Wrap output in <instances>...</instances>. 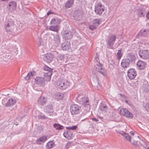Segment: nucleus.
Here are the masks:
<instances>
[{"mask_svg":"<svg viewBox=\"0 0 149 149\" xmlns=\"http://www.w3.org/2000/svg\"><path fill=\"white\" fill-rule=\"evenodd\" d=\"M99 58H98V54L96 53V55L95 57V61H96L97 62L98 61Z\"/></svg>","mask_w":149,"mask_h":149,"instance_id":"8fccbe9b","label":"nucleus"},{"mask_svg":"<svg viewBox=\"0 0 149 149\" xmlns=\"http://www.w3.org/2000/svg\"><path fill=\"white\" fill-rule=\"evenodd\" d=\"M76 101L85 107H88L90 105L89 100L88 97H82L81 95H79L76 97Z\"/></svg>","mask_w":149,"mask_h":149,"instance_id":"f257e3e1","label":"nucleus"},{"mask_svg":"<svg viewBox=\"0 0 149 149\" xmlns=\"http://www.w3.org/2000/svg\"><path fill=\"white\" fill-rule=\"evenodd\" d=\"M35 83L40 86H44L45 84V80L43 78L36 77L35 79Z\"/></svg>","mask_w":149,"mask_h":149,"instance_id":"f8f14e48","label":"nucleus"},{"mask_svg":"<svg viewBox=\"0 0 149 149\" xmlns=\"http://www.w3.org/2000/svg\"><path fill=\"white\" fill-rule=\"evenodd\" d=\"M52 73L46 72L44 74V77L45 79L47 81H50L51 80V76Z\"/></svg>","mask_w":149,"mask_h":149,"instance_id":"a878e982","label":"nucleus"},{"mask_svg":"<svg viewBox=\"0 0 149 149\" xmlns=\"http://www.w3.org/2000/svg\"><path fill=\"white\" fill-rule=\"evenodd\" d=\"M133 144L135 145H139V144L140 143V142L138 141H135L134 142H132Z\"/></svg>","mask_w":149,"mask_h":149,"instance_id":"3c124183","label":"nucleus"},{"mask_svg":"<svg viewBox=\"0 0 149 149\" xmlns=\"http://www.w3.org/2000/svg\"><path fill=\"white\" fill-rule=\"evenodd\" d=\"M16 102V101L15 99L11 98L9 99L6 103L2 101V104L6 107H12Z\"/></svg>","mask_w":149,"mask_h":149,"instance_id":"9d476101","label":"nucleus"},{"mask_svg":"<svg viewBox=\"0 0 149 149\" xmlns=\"http://www.w3.org/2000/svg\"><path fill=\"white\" fill-rule=\"evenodd\" d=\"M55 146L54 142L53 141H50L47 143L46 147L47 149H50L53 148Z\"/></svg>","mask_w":149,"mask_h":149,"instance_id":"cd10ccee","label":"nucleus"},{"mask_svg":"<svg viewBox=\"0 0 149 149\" xmlns=\"http://www.w3.org/2000/svg\"><path fill=\"white\" fill-rule=\"evenodd\" d=\"M130 63L131 61L130 59L125 58L122 60L121 65L123 68H127L129 67Z\"/></svg>","mask_w":149,"mask_h":149,"instance_id":"4468645a","label":"nucleus"},{"mask_svg":"<svg viewBox=\"0 0 149 149\" xmlns=\"http://www.w3.org/2000/svg\"><path fill=\"white\" fill-rule=\"evenodd\" d=\"M149 33V30L148 29L141 30L139 33V35L142 36H146Z\"/></svg>","mask_w":149,"mask_h":149,"instance_id":"393cba45","label":"nucleus"},{"mask_svg":"<svg viewBox=\"0 0 149 149\" xmlns=\"http://www.w3.org/2000/svg\"><path fill=\"white\" fill-rule=\"evenodd\" d=\"M62 49L64 51H67L70 48V42L65 41L61 44Z\"/></svg>","mask_w":149,"mask_h":149,"instance_id":"dca6fc26","label":"nucleus"},{"mask_svg":"<svg viewBox=\"0 0 149 149\" xmlns=\"http://www.w3.org/2000/svg\"><path fill=\"white\" fill-rule=\"evenodd\" d=\"M9 6L12 8L13 10H15L16 8L17 4L15 1L10 2L9 3Z\"/></svg>","mask_w":149,"mask_h":149,"instance_id":"7c9ffc66","label":"nucleus"},{"mask_svg":"<svg viewBox=\"0 0 149 149\" xmlns=\"http://www.w3.org/2000/svg\"><path fill=\"white\" fill-rule=\"evenodd\" d=\"M60 23V21L58 19L55 18L52 19L51 22V24L58 26V24H59Z\"/></svg>","mask_w":149,"mask_h":149,"instance_id":"bb28decb","label":"nucleus"},{"mask_svg":"<svg viewBox=\"0 0 149 149\" xmlns=\"http://www.w3.org/2000/svg\"><path fill=\"white\" fill-rule=\"evenodd\" d=\"M140 57L142 59H146L149 58V50H140L139 52Z\"/></svg>","mask_w":149,"mask_h":149,"instance_id":"1a4fd4ad","label":"nucleus"},{"mask_svg":"<svg viewBox=\"0 0 149 149\" xmlns=\"http://www.w3.org/2000/svg\"><path fill=\"white\" fill-rule=\"evenodd\" d=\"M108 62L109 63V67L111 68H113L114 62L113 60L111 59H109L108 60Z\"/></svg>","mask_w":149,"mask_h":149,"instance_id":"4c0bfd02","label":"nucleus"},{"mask_svg":"<svg viewBox=\"0 0 149 149\" xmlns=\"http://www.w3.org/2000/svg\"><path fill=\"white\" fill-rule=\"evenodd\" d=\"M54 58V54L52 53H50L45 54L44 56L43 59L44 61L49 63L52 62Z\"/></svg>","mask_w":149,"mask_h":149,"instance_id":"9b49d317","label":"nucleus"},{"mask_svg":"<svg viewBox=\"0 0 149 149\" xmlns=\"http://www.w3.org/2000/svg\"><path fill=\"white\" fill-rule=\"evenodd\" d=\"M55 98L58 100H62L63 99V94L60 93H57L54 95Z\"/></svg>","mask_w":149,"mask_h":149,"instance_id":"473e14b6","label":"nucleus"},{"mask_svg":"<svg viewBox=\"0 0 149 149\" xmlns=\"http://www.w3.org/2000/svg\"><path fill=\"white\" fill-rule=\"evenodd\" d=\"M84 120H81V121H84Z\"/></svg>","mask_w":149,"mask_h":149,"instance_id":"13d9d810","label":"nucleus"},{"mask_svg":"<svg viewBox=\"0 0 149 149\" xmlns=\"http://www.w3.org/2000/svg\"><path fill=\"white\" fill-rule=\"evenodd\" d=\"M138 68L140 70L144 69L146 65V64L144 61L141 60H139L136 63Z\"/></svg>","mask_w":149,"mask_h":149,"instance_id":"a211bd4d","label":"nucleus"},{"mask_svg":"<svg viewBox=\"0 0 149 149\" xmlns=\"http://www.w3.org/2000/svg\"><path fill=\"white\" fill-rule=\"evenodd\" d=\"M122 49L118 50L117 53V58L118 59H120L122 56V54L121 53Z\"/></svg>","mask_w":149,"mask_h":149,"instance_id":"ea45409f","label":"nucleus"},{"mask_svg":"<svg viewBox=\"0 0 149 149\" xmlns=\"http://www.w3.org/2000/svg\"><path fill=\"white\" fill-rule=\"evenodd\" d=\"M52 13L50 11H49L47 13V16H48L50 14H52Z\"/></svg>","mask_w":149,"mask_h":149,"instance_id":"6e6d98bb","label":"nucleus"},{"mask_svg":"<svg viewBox=\"0 0 149 149\" xmlns=\"http://www.w3.org/2000/svg\"><path fill=\"white\" fill-rule=\"evenodd\" d=\"M47 136L46 135L42 136L38 139L36 143L38 144H41L42 143L45 142L47 139Z\"/></svg>","mask_w":149,"mask_h":149,"instance_id":"6ab92c4d","label":"nucleus"},{"mask_svg":"<svg viewBox=\"0 0 149 149\" xmlns=\"http://www.w3.org/2000/svg\"><path fill=\"white\" fill-rule=\"evenodd\" d=\"M127 58L130 59V61H132L134 60L136 58L135 56L133 53H129L127 56Z\"/></svg>","mask_w":149,"mask_h":149,"instance_id":"c85d7f7f","label":"nucleus"},{"mask_svg":"<svg viewBox=\"0 0 149 149\" xmlns=\"http://www.w3.org/2000/svg\"><path fill=\"white\" fill-rule=\"evenodd\" d=\"M147 149H149V147H148Z\"/></svg>","mask_w":149,"mask_h":149,"instance_id":"bf43d9fd","label":"nucleus"},{"mask_svg":"<svg viewBox=\"0 0 149 149\" xmlns=\"http://www.w3.org/2000/svg\"><path fill=\"white\" fill-rule=\"evenodd\" d=\"M96 70L100 73L103 76H105L107 75L106 70L102 68V65L99 62H98L97 65L95 66Z\"/></svg>","mask_w":149,"mask_h":149,"instance_id":"20e7f679","label":"nucleus"},{"mask_svg":"<svg viewBox=\"0 0 149 149\" xmlns=\"http://www.w3.org/2000/svg\"><path fill=\"white\" fill-rule=\"evenodd\" d=\"M43 128L42 127L40 126L38 127V130H39V132L41 131L42 130Z\"/></svg>","mask_w":149,"mask_h":149,"instance_id":"864d4df0","label":"nucleus"},{"mask_svg":"<svg viewBox=\"0 0 149 149\" xmlns=\"http://www.w3.org/2000/svg\"><path fill=\"white\" fill-rule=\"evenodd\" d=\"M145 12V10L143 8H139L137 10V15L140 17H144L145 15L144 13Z\"/></svg>","mask_w":149,"mask_h":149,"instance_id":"4be33fe9","label":"nucleus"},{"mask_svg":"<svg viewBox=\"0 0 149 149\" xmlns=\"http://www.w3.org/2000/svg\"><path fill=\"white\" fill-rule=\"evenodd\" d=\"M47 99L44 96H41L38 99L37 103L41 105H43L46 104Z\"/></svg>","mask_w":149,"mask_h":149,"instance_id":"f3484780","label":"nucleus"},{"mask_svg":"<svg viewBox=\"0 0 149 149\" xmlns=\"http://www.w3.org/2000/svg\"><path fill=\"white\" fill-rule=\"evenodd\" d=\"M33 75L32 73L30 72H29L26 76L25 77V79L26 80H28L30 79L31 77H32Z\"/></svg>","mask_w":149,"mask_h":149,"instance_id":"a19ab883","label":"nucleus"},{"mask_svg":"<svg viewBox=\"0 0 149 149\" xmlns=\"http://www.w3.org/2000/svg\"><path fill=\"white\" fill-rule=\"evenodd\" d=\"M66 128L67 129L74 130H76L77 128V126L75 125L71 127H66Z\"/></svg>","mask_w":149,"mask_h":149,"instance_id":"79ce46f5","label":"nucleus"},{"mask_svg":"<svg viewBox=\"0 0 149 149\" xmlns=\"http://www.w3.org/2000/svg\"><path fill=\"white\" fill-rule=\"evenodd\" d=\"M4 26L7 32L12 31L15 28L14 22L13 21H8L7 23H5Z\"/></svg>","mask_w":149,"mask_h":149,"instance_id":"423d86ee","label":"nucleus"},{"mask_svg":"<svg viewBox=\"0 0 149 149\" xmlns=\"http://www.w3.org/2000/svg\"><path fill=\"white\" fill-rule=\"evenodd\" d=\"M72 37V33L70 31H67L64 32L63 36V38L66 40H70Z\"/></svg>","mask_w":149,"mask_h":149,"instance_id":"2eb2a0df","label":"nucleus"},{"mask_svg":"<svg viewBox=\"0 0 149 149\" xmlns=\"http://www.w3.org/2000/svg\"><path fill=\"white\" fill-rule=\"evenodd\" d=\"M120 113L121 115L129 118H131L133 117L132 114L125 109H121Z\"/></svg>","mask_w":149,"mask_h":149,"instance_id":"6e6552de","label":"nucleus"},{"mask_svg":"<svg viewBox=\"0 0 149 149\" xmlns=\"http://www.w3.org/2000/svg\"><path fill=\"white\" fill-rule=\"evenodd\" d=\"M92 23L97 27L101 24V21L100 19H95L93 21Z\"/></svg>","mask_w":149,"mask_h":149,"instance_id":"72a5a7b5","label":"nucleus"},{"mask_svg":"<svg viewBox=\"0 0 149 149\" xmlns=\"http://www.w3.org/2000/svg\"><path fill=\"white\" fill-rule=\"evenodd\" d=\"M44 111L48 113H52L53 111V106L51 104H49L46 106L44 108Z\"/></svg>","mask_w":149,"mask_h":149,"instance_id":"412c9836","label":"nucleus"},{"mask_svg":"<svg viewBox=\"0 0 149 149\" xmlns=\"http://www.w3.org/2000/svg\"><path fill=\"white\" fill-rule=\"evenodd\" d=\"M130 134L132 135H134V132H133L132 131H131L130 132Z\"/></svg>","mask_w":149,"mask_h":149,"instance_id":"4d7b16f0","label":"nucleus"},{"mask_svg":"<svg viewBox=\"0 0 149 149\" xmlns=\"http://www.w3.org/2000/svg\"><path fill=\"white\" fill-rule=\"evenodd\" d=\"M99 109L102 111L106 113L107 111L108 108L106 105L102 104L100 106Z\"/></svg>","mask_w":149,"mask_h":149,"instance_id":"c756f323","label":"nucleus"},{"mask_svg":"<svg viewBox=\"0 0 149 149\" xmlns=\"http://www.w3.org/2000/svg\"><path fill=\"white\" fill-rule=\"evenodd\" d=\"M43 68L44 70L47 72L52 73V72L53 71V69L49 68L46 65H45L44 67Z\"/></svg>","mask_w":149,"mask_h":149,"instance_id":"c9c22d12","label":"nucleus"},{"mask_svg":"<svg viewBox=\"0 0 149 149\" xmlns=\"http://www.w3.org/2000/svg\"><path fill=\"white\" fill-rule=\"evenodd\" d=\"M92 120L93 121H94L96 122H97L99 121V120L98 119L96 118H92Z\"/></svg>","mask_w":149,"mask_h":149,"instance_id":"603ef678","label":"nucleus"},{"mask_svg":"<svg viewBox=\"0 0 149 149\" xmlns=\"http://www.w3.org/2000/svg\"><path fill=\"white\" fill-rule=\"evenodd\" d=\"M143 107L146 111L149 112V102L146 103Z\"/></svg>","mask_w":149,"mask_h":149,"instance_id":"37998d69","label":"nucleus"},{"mask_svg":"<svg viewBox=\"0 0 149 149\" xmlns=\"http://www.w3.org/2000/svg\"><path fill=\"white\" fill-rule=\"evenodd\" d=\"M116 38V36L113 35L110 36L108 38L107 41V43L109 48L111 49L113 48V46L114 44Z\"/></svg>","mask_w":149,"mask_h":149,"instance_id":"0eeeda50","label":"nucleus"},{"mask_svg":"<svg viewBox=\"0 0 149 149\" xmlns=\"http://www.w3.org/2000/svg\"><path fill=\"white\" fill-rule=\"evenodd\" d=\"M95 12L97 15H101L104 11V7L101 3L97 4L95 7Z\"/></svg>","mask_w":149,"mask_h":149,"instance_id":"7ed1b4c3","label":"nucleus"},{"mask_svg":"<svg viewBox=\"0 0 149 149\" xmlns=\"http://www.w3.org/2000/svg\"><path fill=\"white\" fill-rule=\"evenodd\" d=\"M64 56L63 54H59L58 56L57 59L58 60L61 61L64 60Z\"/></svg>","mask_w":149,"mask_h":149,"instance_id":"c03bdc74","label":"nucleus"},{"mask_svg":"<svg viewBox=\"0 0 149 149\" xmlns=\"http://www.w3.org/2000/svg\"><path fill=\"white\" fill-rule=\"evenodd\" d=\"M74 14L76 17H77L79 18H81L82 16L81 12L79 10L76 11L75 12Z\"/></svg>","mask_w":149,"mask_h":149,"instance_id":"58836bf2","label":"nucleus"},{"mask_svg":"<svg viewBox=\"0 0 149 149\" xmlns=\"http://www.w3.org/2000/svg\"><path fill=\"white\" fill-rule=\"evenodd\" d=\"M123 136V137L127 140L128 141H130L131 137L128 134L125 132Z\"/></svg>","mask_w":149,"mask_h":149,"instance_id":"e433bc0d","label":"nucleus"},{"mask_svg":"<svg viewBox=\"0 0 149 149\" xmlns=\"http://www.w3.org/2000/svg\"><path fill=\"white\" fill-rule=\"evenodd\" d=\"M58 27L57 26L52 25L50 26L49 29L53 31H57L58 30Z\"/></svg>","mask_w":149,"mask_h":149,"instance_id":"f704fd0d","label":"nucleus"},{"mask_svg":"<svg viewBox=\"0 0 149 149\" xmlns=\"http://www.w3.org/2000/svg\"><path fill=\"white\" fill-rule=\"evenodd\" d=\"M53 127L57 130H61L64 128V127L59 124L54 123L53 124Z\"/></svg>","mask_w":149,"mask_h":149,"instance_id":"2f4dec72","label":"nucleus"},{"mask_svg":"<svg viewBox=\"0 0 149 149\" xmlns=\"http://www.w3.org/2000/svg\"><path fill=\"white\" fill-rule=\"evenodd\" d=\"M39 118L43 119H47V117L45 115H40L38 116Z\"/></svg>","mask_w":149,"mask_h":149,"instance_id":"09e8293b","label":"nucleus"},{"mask_svg":"<svg viewBox=\"0 0 149 149\" xmlns=\"http://www.w3.org/2000/svg\"><path fill=\"white\" fill-rule=\"evenodd\" d=\"M116 132L118 133H119L120 134H121L122 136L124 134L125 132H124L123 131H120V130H116Z\"/></svg>","mask_w":149,"mask_h":149,"instance_id":"de8ad7c7","label":"nucleus"},{"mask_svg":"<svg viewBox=\"0 0 149 149\" xmlns=\"http://www.w3.org/2000/svg\"><path fill=\"white\" fill-rule=\"evenodd\" d=\"M63 135L66 138L68 139H70L72 138L73 134L72 131L68 130L64 132Z\"/></svg>","mask_w":149,"mask_h":149,"instance_id":"aec40b11","label":"nucleus"},{"mask_svg":"<svg viewBox=\"0 0 149 149\" xmlns=\"http://www.w3.org/2000/svg\"><path fill=\"white\" fill-rule=\"evenodd\" d=\"M74 0H68L65 4V7L67 8H71L73 5Z\"/></svg>","mask_w":149,"mask_h":149,"instance_id":"5701e85b","label":"nucleus"},{"mask_svg":"<svg viewBox=\"0 0 149 149\" xmlns=\"http://www.w3.org/2000/svg\"><path fill=\"white\" fill-rule=\"evenodd\" d=\"M146 17L148 19H149V11L147 12Z\"/></svg>","mask_w":149,"mask_h":149,"instance_id":"5fc2aeb1","label":"nucleus"},{"mask_svg":"<svg viewBox=\"0 0 149 149\" xmlns=\"http://www.w3.org/2000/svg\"><path fill=\"white\" fill-rule=\"evenodd\" d=\"M56 84L58 88L62 90L65 89L70 86V84L67 80L65 81L61 79L57 80Z\"/></svg>","mask_w":149,"mask_h":149,"instance_id":"f03ea898","label":"nucleus"},{"mask_svg":"<svg viewBox=\"0 0 149 149\" xmlns=\"http://www.w3.org/2000/svg\"><path fill=\"white\" fill-rule=\"evenodd\" d=\"M54 43L57 45L60 44V43L61 40L59 35L58 34H56L54 35Z\"/></svg>","mask_w":149,"mask_h":149,"instance_id":"b1692460","label":"nucleus"},{"mask_svg":"<svg viewBox=\"0 0 149 149\" xmlns=\"http://www.w3.org/2000/svg\"><path fill=\"white\" fill-rule=\"evenodd\" d=\"M81 107L76 104H73L71 105L70 111L72 115H76L80 111Z\"/></svg>","mask_w":149,"mask_h":149,"instance_id":"39448f33","label":"nucleus"},{"mask_svg":"<svg viewBox=\"0 0 149 149\" xmlns=\"http://www.w3.org/2000/svg\"><path fill=\"white\" fill-rule=\"evenodd\" d=\"M136 75V71L134 69H130L128 70L127 72L128 76L131 79H134Z\"/></svg>","mask_w":149,"mask_h":149,"instance_id":"ddd939ff","label":"nucleus"},{"mask_svg":"<svg viewBox=\"0 0 149 149\" xmlns=\"http://www.w3.org/2000/svg\"><path fill=\"white\" fill-rule=\"evenodd\" d=\"M72 146V142H69L67 143L66 145V147L67 149L71 147Z\"/></svg>","mask_w":149,"mask_h":149,"instance_id":"49530a36","label":"nucleus"},{"mask_svg":"<svg viewBox=\"0 0 149 149\" xmlns=\"http://www.w3.org/2000/svg\"><path fill=\"white\" fill-rule=\"evenodd\" d=\"M89 27L91 30H93L96 29L97 26L92 24L89 26Z\"/></svg>","mask_w":149,"mask_h":149,"instance_id":"a18cd8bd","label":"nucleus"}]
</instances>
